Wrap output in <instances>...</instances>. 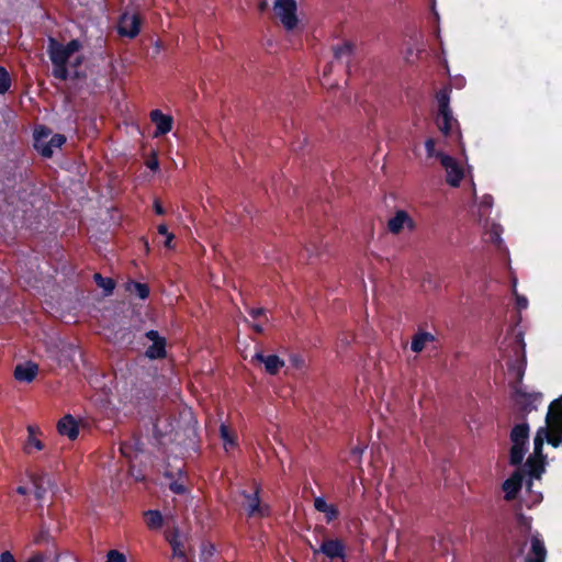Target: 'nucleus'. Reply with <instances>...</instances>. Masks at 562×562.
I'll return each mask as SVG.
<instances>
[{"label": "nucleus", "instance_id": "f257e3e1", "mask_svg": "<svg viewBox=\"0 0 562 562\" xmlns=\"http://www.w3.org/2000/svg\"><path fill=\"white\" fill-rule=\"evenodd\" d=\"M530 426L528 420L517 422L509 432L512 447L509 450V464L518 467L522 463L528 451Z\"/></svg>", "mask_w": 562, "mask_h": 562}, {"label": "nucleus", "instance_id": "f03ea898", "mask_svg": "<svg viewBox=\"0 0 562 562\" xmlns=\"http://www.w3.org/2000/svg\"><path fill=\"white\" fill-rule=\"evenodd\" d=\"M542 401V393L526 392L521 387H517L513 394L514 417L516 422L527 420V416L538 409Z\"/></svg>", "mask_w": 562, "mask_h": 562}, {"label": "nucleus", "instance_id": "7ed1b4c3", "mask_svg": "<svg viewBox=\"0 0 562 562\" xmlns=\"http://www.w3.org/2000/svg\"><path fill=\"white\" fill-rule=\"evenodd\" d=\"M513 350L515 358L508 360L507 368L508 371L515 375L517 382L520 383L524 379L527 366L525 342L521 337L516 338Z\"/></svg>", "mask_w": 562, "mask_h": 562}, {"label": "nucleus", "instance_id": "20e7f679", "mask_svg": "<svg viewBox=\"0 0 562 562\" xmlns=\"http://www.w3.org/2000/svg\"><path fill=\"white\" fill-rule=\"evenodd\" d=\"M274 12L288 31L297 25L296 2L294 0H277Z\"/></svg>", "mask_w": 562, "mask_h": 562}, {"label": "nucleus", "instance_id": "39448f33", "mask_svg": "<svg viewBox=\"0 0 562 562\" xmlns=\"http://www.w3.org/2000/svg\"><path fill=\"white\" fill-rule=\"evenodd\" d=\"M151 345L145 350V357L149 360H161L167 357V339L158 330L150 329L144 335Z\"/></svg>", "mask_w": 562, "mask_h": 562}, {"label": "nucleus", "instance_id": "423d86ee", "mask_svg": "<svg viewBox=\"0 0 562 562\" xmlns=\"http://www.w3.org/2000/svg\"><path fill=\"white\" fill-rule=\"evenodd\" d=\"M317 552H321V554L325 555L330 562H336L337 560L345 561L347 557L346 546L344 541L338 538L324 539L317 548Z\"/></svg>", "mask_w": 562, "mask_h": 562}, {"label": "nucleus", "instance_id": "0eeeda50", "mask_svg": "<svg viewBox=\"0 0 562 562\" xmlns=\"http://www.w3.org/2000/svg\"><path fill=\"white\" fill-rule=\"evenodd\" d=\"M142 18L139 13L124 12L121 14L117 24V31L121 36L135 38L140 31Z\"/></svg>", "mask_w": 562, "mask_h": 562}, {"label": "nucleus", "instance_id": "6e6552de", "mask_svg": "<svg viewBox=\"0 0 562 562\" xmlns=\"http://www.w3.org/2000/svg\"><path fill=\"white\" fill-rule=\"evenodd\" d=\"M530 547L524 562H546L548 550L539 531H535L529 538Z\"/></svg>", "mask_w": 562, "mask_h": 562}, {"label": "nucleus", "instance_id": "1a4fd4ad", "mask_svg": "<svg viewBox=\"0 0 562 562\" xmlns=\"http://www.w3.org/2000/svg\"><path fill=\"white\" fill-rule=\"evenodd\" d=\"M259 492V485H256L254 493L243 492V496L247 499V513L249 517H268L270 515V506L261 504Z\"/></svg>", "mask_w": 562, "mask_h": 562}, {"label": "nucleus", "instance_id": "9d476101", "mask_svg": "<svg viewBox=\"0 0 562 562\" xmlns=\"http://www.w3.org/2000/svg\"><path fill=\"white\" fill-rule=\"evenodd\" d=\"M438 159L447 171V182L451 187H459L463 178V170L458 165L457 160L447 154H438Z\"/></svg>", "mask_w": 562, "mask_h": 562}, {"label": "nucleus", "instance_id": "9b49d317", "mask_svg": "<svg viewBox=\"0 0 562 562\" xmlns=\"http://www.w3.org/2000/svg\"><path fill=\"white\" fill-rule=\"evenodd\" d=\"M34 486L35 498L41 501L48 491H57V485L47 473H36L30 476Z\"/></svg>", "mask_w": 562, "mask_h": 562}, {"label": "nucleus", "instance_id": "f8f14e48", "mask_svg": "<svg viewBox=\"0 0 562 562\" xmlns=\"http://www.w3.org/2000/svg\"><path fill=\"white\" fill-rule=\"evenodd\" d=\"M521 469L525 471V476H529L526 482V486L527 490L530 491L532 486V479H540L546 470V459L529 456Z\"/></svg>", "mask_w": 562, "mask_h": 562}, {"label": "nucleus", "instance_id": "ddd939ff", "mask_svg": "<svg viewBox=\"0 0 562 562\" xmlns=\"http://www.w3.org/2000/svg\"><path fill=\"white\" fill-rule=\"evenodd\" d=\"M525 480V471L517 469L508 479L503 483V491L505 493L506 501H513L517 497L520 492Z\"/></svg>", "mask_w": 562, "mask_h": 562}, {"label": "nucleus", "instance_id": "4468645a", "mask_svg": "<svg viewBox=\"0 0 562 562\" xmlns=\"http://www.w3.org/2000/svg\"><path fill=\"white\" fill-rule=\"evenodd\" d=\"M150 121L155 124V137H159L169 133L172 128L173 119L171 115L164 114L160 110H153L149 114Z\"/></svg>", "mask_w": 562, "mask_h": 562}, {"label": "nucleus", "instance_id": "2eb2a0df", "mask_svg": "<svg viewBox=\"0 0 562 562\" xmlns=\"http://www.w3.org/2000/svg\"><path fill=\"white\" fill-rule=\"evenodd\" d=\"M47 53L52 64L58 63L68 65L71 57L65 49L64 45L54 37L48 38Z\"/></svg>", "mask_w": 562, "mask_h": 562}, {"label": "nucleus", "instance_id": "dca6fc26", "mask_svg": "<svg viewBox=\"0 0 562 562\" xmlns=\"http://www.w3.org/2000/svg\"><path fill=\"white\" fill-rule=\"evenodd\" d=\"M38 436H42L41 429L35 425H29L27 439L23 446L24 453L32 454L34 451H42L45 448L44 442Z\"/></svg>", "mask_w": 562, "mask_h": 562}, {"label": "nucleus", "instance_id": "f3484780", "mask_svg": "<svg viewBox=\"0 0 562 562\" xmlns=\"http://www.w3.org/2000/svg\"><path fill=\"white\" fill-rule=\"evenodd\" d=\"M252 361L263 363L266 372L271 375L277 374L284 367V361L277 355L265 356L262 352H256Z\"/></svg>", "mask_w": 562, "mask_h": 562}, {"label": "nucleus", "instance_id": "a211bd4d", "mask_svg": "<svg viewBox=\"0 0 562 562\" xmlns=\"http://www.w3.org/2000/svg\"><path fill=\"white\" fill-rule=\"evenodd\" d=\"M57 431L59 435L67 436L70 440H75L79 435V426L75 417L67 414L58 420Z\"/></svg>", "mask_w": 562, "mask_h": 562}, {"label": "nucleus", "instance_id": "6ab92c4d", "mask_svg": "<svg viewBox=\"0 0 562 562\" xmlns=\"http://www.w3.org/2000/svg\"><path fill=\"white\" fill-rule=\"evenodd\" d=\"M546 423V428H562V395L549 405Z\"/></svg>", "mask_w": 562, "mask_h": 562}, {"label": "nucleus", "instance_id": "aec40b11", "mask_svg": "<svg viewBox=\"0 0 562 562\" xmlns=\"http://www.w3.org/2000/svg\"><path fill=\"white\" fill-rule=\"evenodd\" d=\"M405 225L413 227L414 223L408 213L403 210L397 211L387 222V228L393 234L401 233Z\"/></svg>", "mask_w": 562, "mask_h": 562}, {"label": "nucleus", "instance_id": "412c9836", "mask_svg": "<svg viewBox=\"0 0 562 562\" xmlns=\"http://www.w3.org/2000/svg\"><path fill=\"white\" fill-rule=\"evenodd\" d=\"M38 372L37 364L29 361L24 364H18L14 369L13 375L16 381L32 382Z\"/></svg>", "mask_w": 562, "mask_h": 562}, {"label": "nucleus", "instance_id": "4be33fe9", "mask_svg": "<svg viewBox=\"0 0 562 562\" xmlns=\"http://www.w3.org/2000/svg\"><path fill=\"white\" fill-rule=\"evenodd\" d=\"M66 143V136L63 134H54L49 142L36 145L37 150L43 157L49 158L54 154V148H60Z\"/></svg>", "mask_w": 562, "mask_h": 562}, {"label": "nucleus", "instance_id": "5701e85b", "mask_svg": "<svg viewBox=\"0 0 562 562\" xmlns=\"http://www.w3.org/2000/svg\"><path fill=\"white\" fill-rule=\"evenodd\" d=\"M314 507L317 512L325 514L327 524L334 521L339 516V510L337 506L334 504H327V502L323 497L315 498Z\"/></svg>", "mask_w": 562, "mask_h": 562}, {"label": "nucleus", "instance_id": "b1692460", "mask_svg": "<svg viewBox=\"0 0 562 562\" xmlns=\"http://www.w3.org/2000/svg\"><path fill=\"white\" fill-rule=\"evenodd\" d=\"M453 122L454 119L451 109L443 112L438 111L436 125L443 135L448 136L451 133Z\"/></svg>", "mask_w": 562, "mask_h": 562}, {"label": "nucleus", "instance_id": "393cba45", "mask_svg": "<svg viewBox=\"0 0 562 562\" xmlns=\"http://www.w3.org/2000/svg\"><path fill=\"white\" fill-rule=\"evenodd\" d=\"M434 340L435 336L431 333L417 331L412 338L411 349L414 352L419 353L425 349L428 342H432Z\"/></svg>", "mask_w": 562, "mask_h": 562}, {"label": "nucleus", "instance_id": "a878e982", "mask_svg": "<svg viewBox=\"0 0 562 562\" xmlns=\"http://www.w3.org/2000/svg\"><path fill=\"white\" fill-rule=\"evenodd\" d=\"M547 436V428L546 427H540L537 432H536V436L533 438V453L530 454V457H537V458H547L544 454H543V443H544V438Z\"/></svg>", "mask_w": 562, "mask_h": 562}, {"label": "nucleus", "instance_id": "bb28decb", "mask_svg": "<svg viewBox=\"0 0 562 562\" xmlns=\"http://www.w3.org/2000/svg\"><path fill=\"white\" fill-rule=\"evenodd\" d=\"M168 542L172 549V558L179 559L181 562H187V554L183 542L179 539L178 535L168 538Z\"/></svg>", "mask_w": 562, "mask_h": 562}, {"label": "nucleus", "instance_id": "cd10ccee", "mask_svg": "<svg viewBox=\"0 0 562 562\" xmlns=\"http://www.w3.org/2000/svg\"><path fill=\"white\" fill-rule=\"evenodd\" d=\"M125 289L127 292L136 294L140 300H146L150 292L148 284L132 280L126 283Z\"/></svg>", "mask_w": 562, "mask_h": 562}, {"label": "nucleus", "instance_id": "c85d7f7f", "mask_svg": "<svg viewBox=\"0 0 562 562\" xmlns=\"http://www.w3.org/2000/svg\"><path fill=\"white\" fill-rule=\"evenodd\" d=\"M527 544V537L524 536L521 538H512L508 542V552L512 558L521 557L525 552V548Z\"/></svg>", "mask_w": 562, "mask_h": 562}, {"label": "nucleus", "instance_id": "c756f323", "mask_svg": "<svg viewBox=\"0 0 562 562\" xmlns=\"http://www.w3.org/2000/svg\"><path fill=\"white\" fill-rule=\"evenodd\" d=\"M144 517L149 529L156 530L162 526L164 519L159 510L149 509L144 513Z\"/></svg>", "mask_w": 562, "mask_h": 562}, {"label": "nucleus", "instance_id": "7c9ffc66", "mask_svg": "<svg viewBox=\"0 0 562 562\" xmlns=\"http://www.w3.org/2000/svg\"><path fill=\"white\" fill-rule=\"evenodd\" d=\"M93 280L95 284L103 290L105 296L113 293L115 289V281L112 278L102 277L101 273L97 272L93 274Z\"/></svg>", "mask_w": 562, "mask_h": 562}, {"label": "nucleus", "instance_id": "2f4dec72", "mask_svg": "<svg viewBox=\"0 0 562 562\" xmlns=\"http://www.w3.org/2000/svg\"><path fill=\"white\" fill-rule=\"evenodd\" d=\"M333 50L337 61L349 60L353 52V45L350 42H345L342 45L335 46Z\"/></svg>", "mask_w": 562, "mask_h": 562}, {"label": "nucleus", "instance_id": "473e14b6", "mask_svg": "<svg viewBox=\"0 0 562 562\" xmlns=\"http://www.w3.org/2000/svg\"><path fill=\"white\" fill-rule=\"evenodd\" d=\"M544 439L552 447H560L562 445V428H547V436Z\"/></svg>", "mask_w": 562, "mask_h": 562}, {"label": "nucleus", "instance_id": "72a5a7b5", "mask_svg": "<svg viewBox=\"0 0 562 562\" xmlns=\"http://www.w3.org/2000/svg\"><path fill=\"white\" fill-rule=\"evenodd\" d=\"M450 91L448 89H440L436 93V99L438 102V111L443 112L446 110L450 109L449 102H450Z\"/></svg>", "mask_w": 562, "mask_h": 562}, {"label": "nucleus", "instance_id": "f704fd0d", "mask_svg": "<svg viewBox=\"0 0 562 562\" xmlns=\"http://www.w3.org/2000/svg\"><path fill=\"white\" fill-rule=\"evenodd\" d=\"M11 87V77L9 71L0 66V94H4Z\"/></svg>", "mask_w": 562, "mask_h": 562}, {"label": "nucleus", "instance_id": "c9c22d12", "mask_svg": "<svg viewBox=\"0 0 562 562\" xmlns=\"http://www.w3.org/2000/svg\"><path fill=\"white\" fill-rule=\"evenodd\" d=\"M53 76L56 79L66 81L69 78V70L66 64H53Z\"/></svg>", "mask_w": 562, "mask_h": 562}, {"label": "nucleus", "instance_id": "e433bc0d", "mask_svg": "<svg viewBox=\"0 0 562 562\" xmlns=\"http://www.w3.org/2000/svg\"><path fill=\"white\" fill-rule=\"evenodd\" d=\"M492 206H493V196L490 194L483 195V198L479 204L481 215L487 216Z\"/></svg>", "mask_w": 562, "mask_h": 562}, {"label": "nucleus", "instance_id": "4c0bfd02", "mask_svg": "<svg viewBox=\"0 0 562 562\" xmlns=\"http://www.w3.org/2000/svg\"><path fill=\"white\" fill-rule=\"evenodd\" d=\"M220 435H221V438L223 439V441L225 443V447H227V446H231V447L235 446V438L231 434L229 428H228L227 425L222 424L220 426Z\"/></svg>", "mask_w": 562, "mask_h": 562}, {"label": "nucleus", "instance_id": "58836bf2", "mask_svg": "<svg viewBox=\"0 0 562 562\" xmlns=\"http://www.w3.org/2000/svg\"><path fill=\"white\" fill-rule=\"evenodd\" d=\"M145 165L148 169L156 172L159 170L160 164L158 159V154L156 150H153L150 155L147 157Z\"/></svg>", "mask_w": 562, "mask_h": 562}, {"label": "nucleus", "instance_id": "ea45409f", "mask_svg": "<svg viewBox=\"0 0 562 562\" xmlns=\"http://www.w3.org/2000/svg\"><path fill=\"white\" fill-rule=\"evenodd\" d=\"M435 146H436V142L434 138L426 139L425 148H426L427 157H429V158L436 157L438 159V154H443V153L436 150Z\"/></svg>", "mask_w": 562, "mask_h": 562}, {"label": "nucleus", "instance_id": "a19ab883", "mask_svg": "<svg viewBox=\"0 0 562 562\" xmlns=\"http://www.w3.org/2000/svg\"><path fill=\"white\" fill-rule=\"evenodd\" d=\"M119 450L126 459H131L134 453V447L131 441L121 442Z\"/></svg>", "mask_w": 562, "mask_h": 562}, {"label": "nucleus", "instance_id": "79ce46f5", "mask_svg": "<svg viewBox=\"0 0 562 562\" xmlns=\"http://www.w3.org/2000/svg\"><path fill=\"white\" fill-rule=\"evenodd\" d=\"M169 490L177 495H183L187 493L186 485L179 480L170 482Z\"/></svg>", "mask_w": 562, "mask_h": 562}, {"label": "nucleus", "instance_id": "37998d69", "mask_svg": "<svg viewBox=\"0 0 562 562\" xmlns=\"http://www.w3.org/2000/svg\"><path fill=\"white\" fill-rule=\"evenodd\" d=\"M518 522H519V527L525 532L524 536L527 537V535L530 536L532 533L531 532V519L530 518H527L524 515H520L519 518H518Z\"/></svg>", "mask_w": 562, "mask_h": 562}, {"label": "nucleus", "instance_id": "c03bdc74", "mask_svg": "<svg viewBox=\"0 0 562 562\" xmlns=\"http://www.w3.org/2000/svg\"><path fill=\"white\" fill-rule=\"evenodd\" d=\"M106 562H126V558L117 550H110L108 553Z\"/></svg>", "mask_w": 562, "mask_h": 562}, {"label": "nucleus", "instance_id": "a18cd8bd", "mask_svg": "<svg viewBox=\"0 0 562 562\" xmlns=\"http://www.w3.org/2000/svg\"><path fill=\"white\" fill-rule=\"evenodd\" d=\"M65 49L67 50V53L72 56L74 53L78 52L81 47V44L78 40H71L70 42H68L66 45H64Z\"/></svg>", "mask_w": 562, "mask_h": 562}, {"label": "nucleus", "instance_id": "49530a36", "mask_svg": "<svg viewBox=\"0 0 562 562\" xmlns=\"http://www.w3.org/2000/svg\"><path fill=\"white\" fill-rule=\"evenodd\" d=\"M50 134V131L45 127V126H42L40 131H36V134H35V139H36V145H40L42 138H46L48 137Z\"/></svg>", "mask_w": 562, "mask_h": 562}, {"label": "nucleus", "instance_id": "de8ad7c7", "mask_svg": "<svg viewBox=\"0 0 562 562\" xmlns=\"http://www.w3.org/2000/svg\"><path fill=\"white\" fill-rule=\"evenodd\" d=\"M266 313V310L262 308V307H252L248 311V314L252 317V318H258L260 316H263Z\"/></svg>", "mask_w": 562, "mask_h": 562}, {"label": "nucleus", "instance_id": "09e8293b", "mask_svg": "<svg viewBox=\"0 0 562 562\" xmlns=\"http://www.w3.org/2000/svg\"><path fill=\"white\" fill-rule=\"evenodd\" d=\"M0 562H16L10 551H4L0 554Z\"/></svg>", "mask_w": 562, "mask_h": 562}, {"label": "nucleus", "instance_id": "8fccbe9b", "mask_svg": "<svg viewBox=\"0 0 562 562\" xmlns=\"http://www.w3.org/2000/svg\"><path fill=\"white\" fill-rule=\"evenodd\" d=\"M133 447H134V452H142L143 451V442L140 441V439L138 437H134L132 440H131Z\"/></svg>", "mask_w": 562, "mask_h": 562}, {"label": "nucleus", "instance_id": "3c124183", "mask_svg": "<svg viewBox=\"0 0 562 562\" xmlns=\"http://www.w3.org/2000/svg\"><path fill=\"white\" fill-rule=\"evenodd\" d=\"M45 555L41 552H37L29 558L27 562H45Z\"/></svg>", "mask_w": 562, "mask_h": 562}, {"label": "nucleus", "instance_id": "603ef678", "mask_svg": "<svg viewBox=\"0 0 562 562\" xmlns=\"http://www.w3.org/2000/svg\"><path fill=\"white\" fill-rule=\"evenodd\" d=\"M517 306L522 310L527 308L528 306V300L525 296L517 295Z\"/></svg>", "mask_w": 562, "mask_h": 562}, {"label": "nucleus", "instance_id": "864d4df0", "mask_svg": "<svg viewBox=\"0 0 562 562\" xmlns=\"http://www.w3.org/2000/svg\"><path fill=\"white\" fill-rule=\"evenodd\" d=\"M154 210H155L156 214H158V215H164L165 214V209L162 207V205L159 202V200H155L154 201Z\"/></svg>", "mask_w": 562, "mask_h": 562}, {"label": "nucleus", "instance_id": "5fc2aeb1", "mask_svg": "<svg viewBox=\"0 0 562 562\" xmlns=\"http://www.w3.org/2000/svg\"><path fill=\"white\" fill-rule=\"evenodd\" d=\"M175 239V235L172 233L167 234L166 240L164 243L165 247L168 249L173 248L172 240Z\"/></svg>", "mask_w": 562, "mask_h": 562}, {"label": "nucleus", "instance_id": "6e6d98bb", "mask_svg": "<svg viewBox=\"0 0 562 562\" xmlns=\"http://www.w3.org/2000/svg\"><path fill=\"white\" fill-rule=\"evenodd\" d=\"M157 231H158V233H159L160 235H164V236H167V234H170V233L168 232V228H167V225H166V224H160V225H158Z\"/></svg>", "mask_w": 562, "mask_h": 562}, {"label": "nucleus", "instance_id": "4d7b16f0", "mask_svg": "<svg viewBox=\"0 0 562 562\" xmlns=\"http://www.w3.org/2000/svg\"><path fill=\"white\" fill-rule=\"evenodd\" d=\"M306 543H307L308 548L312 550V552H313V554H314V557H315V558H316L317 555H319V554H321V552H317V548H318V547H315V546H314L311 541H308V540L306 541Z\"/></svg>", "mask_w": 562, "mask_h": 562}, {"label": "nucleus", "instance_id": "13d9d810", "mask_svg": "<svg viewBox=\"0 0 562 562\" xmlns=\"http://www.w3.org/2000/svg\"><path fill=\"white\" fill-rule=\"evenodd\" d=\"M45 537H46V532L41 531V532L35 537L34 542H35V543H41L42 541H44Z\"/></svg>", "mask_w": 562, "mask_h": 562}, {"label": "nucleus", "instance_id": "bf43d9fd", "mask_svg": "<svg viewBox=\"0 0 562 562\" xmlns=\"http://www.w3.org/2000/svg\"><path fill=\"white\" fill-rule=\"evenodd\" d=\"M16 493L20 495H26L29 493V490L25 486H18Z\"/></svg>", "mask_w": 562, "mask_h": 562}, {"label": "nucleus", "instance_id": "052dcab7", "mask_svg": "<svg viewBox=\"0 0 562 562\" xmlns=\"http://www.w3.org/2000/svg\"><path fill=\"white\" fill-rule=\"evenodd\" d=\"M154 435L156 439H160V437L162 436V434L158 430L157 424H154Z\"/></svg>", "mask_w": 562, "mask_h": 562}, {"label": "nucleus", "instance_id": "680f3d73", "mask_svg": "<svg viewBox=\"0 0 562 562\" xmlns=\"http://www.w3.org/2000/svg\"><path fill=\"white\" fill-rule=\"evenodd\" d=\"M252 329H254L256 333H258V334H261V333L263 331V328H262V326H261L260 324H255V325L252 326Z\"/></svg>", "mask_w": 562, "mask_h": 562}, {"label": "nucleus", "instance_id": "e2e57ef3", "mask_svg": "<svg viewBox=\"0 0 562 562\" xmlns=\"http://www.w3.org/2000/svg\"><path fill=\"white\" fill-rule=\"evenodd\" d=\"M331 67H333V65H331V64L326 65V67H325V69H324V75L329 74V72L331 71Z\"/></svg>", "mask_w": 562, "mask_h": 562}, {"label": "nucleus", "instance_id": "0e129e2a", "mask_svg": "<svg viewBox=\"0 0 562 562\" xmlns=\"http://www.w3.org/2000/svg\"><path fill=\"white\" fill-rule=\"evenodd\" d=\"M143 243H144V247H145L146 251L148 252L149 251V244H148L147 239L143 238Z\"/></svg>", "mask_w": 562, "mask_h": 562}, {"label": "nucleus", "instance_id": "69168bd1", "mask_svg": "<svg viewBox=\"0 0 562 562\" xmlns=\"http://www.w3.org/2000/svg\"><path fill=\"white\" fill-rule=\"evenodd\" d=\"M82 61V58L81 57H77L75 63H74V66H79Z\"/></svg>", "mask_w": 562, "mask_h": 562}, {"label": "nucleus", "instance_id": "338daca9", "mask_svg": "<svg viewBox=\"0 0 562 562\" xmlns=\"http://www.w3.org/2000/svg\"><path fill=\"white\" fill-rule=\"evenodd\" d=\"M492 239L495 240V241L498 240L499 239V235L497 233H495L494 236H492Z\"/></svg>", "mask_w": 562, "mask_h": 562}, {"label": "nucleus", "instance_id": "774afa93", "mask_svg": "<svg viewBox=\"0 0 562 562\" xmlns=\"http://www.w3.org/2000/svg\"><path fill=\"white\" fill-rule=\"evenodd\" d=\"M265 8H266V3H265V2H262V3L260 4V10H263Z\"/></svg>", "mask_w": 562, "mask_h": 562}]
</instances>
